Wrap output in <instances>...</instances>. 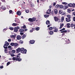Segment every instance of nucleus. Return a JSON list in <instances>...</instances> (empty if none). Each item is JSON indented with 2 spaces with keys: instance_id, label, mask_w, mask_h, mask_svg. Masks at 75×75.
Masks as SVG:
<instances>
[{
  "instance_id": "obj_1",
  "label": "nucleus",
  "mask_w": 75,
  "mask_h": 75,
  "mask_svg": "<svg viewBox=\"0 0 75 75\" xmlns=\"http://www.w3.org/2000/svg\"><path fill=\"white\" fill-rule=\"evenodd\" d=\"M10 45H11V46H13V47H17L18 45V44L17 43H14V42H12L10 43Z\"/></svg>"
},
{
  "instance_id": "obj_2",
  "label": "nucleus",
  "mask_w": 75,
  "mask_h": 75,
  "mask_svg": "<svg viewBox=\"0 0 75 75\" xmlns=\"http://www.w3.org/2000/svg\"><path fill=\"white\" fill-rule=\"evenodd\" d=\"M65 30V28H63L61 30H59L60 31H61V33H67V31Z\"/></svg>"
},
{
  "instance_id": "obj_3",
  "label": "nucleus",
  "mask_w": 75,
  "mask_h": 75,
  "mask_svg": "<svg viewBox=\"0 0 75 75\" xmlns=\"http://www.w3.org/2000/svg\"><path fill=\"white\" fill-rule=\"evenodd\" d=\"M53 29L54 30V32H55V33H57V32L58 31V28H56V27H55V26L53 27Z\"/></svg>"
},
{
  "instance_id": "obj_4",
  "label": "nucleus",
  "mask_w": 75,
  "mask_h": 75,
  "mask_svg": "<svg viewBox=\"0 0 75 75\" xmlns=\"http://www.w3.org/2000/svg\"><path fill=\"white\" fill-rule=\"evenodd\" d=\"M54 20L55 21H58V20H59V18L57 17V16H55L54 17Z\"/></svg>"
},
{
  "instance_id": "obj_5",
  "label": "nucleus",
  "mask_w": 75,
  "mask_h": 75,
  "mask_svg": "<svg viewBox=\"0 0 75 75\" xmlns=\"http://www.w3.org/2000/svg\"><path fill=\"white\" fill-rule=\"evenodd\" d=\"M5 44L4 45V46H8L10 44V43L7 41H5Z\"/></svg>"
},
{
  "instance_id": "obj_6",
  "label": "nucleus",
  "mask_w": 75,
  "mask_h": 75,
  "mask_svg": "<svg viewBox=\"0 0 75 75\" xmlns=\"http://www.w3.org/2000/svg\"><path fill=\"white\" fill-rule=\"evenodd\" d=\"M51 8L49 9L47 11V14H50L51 13Z\"/></svg>"
},
{
  "instance_id": "obj_7",
  "label": "nucleus",
  "mask_w": 75,
  "mask_h": 75,
  "mask_svg": "<svg viewBox=\"0 0 75 75\" xmlns=\"http://www.w3.org/2000/svg\"><path fill=\"white\" fill-rule=\"evenodd\" d=\"M29 43H30L31 44H34L35 42V41L34 40H30V41L29 42Z\"/></svg>"
},
{
  "instance_id": "obj_8",
  "label": "nucleus",
  "mask_w": 75,
  "mask_h": 75,
  "mask_svg": "<svg viewBox=\"0 0 75 75\" xmlns=\"http://www.w3.org/2000/svg\"><path fill=\"white\" fill-rule=\"evenodd\" d=\"M21 37L20 36V35H18L17 37V39L18 40H21Z\"/></svg>"
},
{
  "instance_id": "obj_9",
  "label": "nucleus",
  "mask_w": 75,
  "mask_h": 75,
  "mask_svg": "<svg viewBox=\"0 0 75 75\" xmlns=\"http://www.w3.org/2000/svg\"><path fill=\"white\" fill-rule=\"evenodd\" d=\"M17 14L18 16H21V12L20 11H18L16 13Z\"/></svg>"
},
{
  "instance_id": "obj_10",
  "label": "nucleus",
  "mask_w": 75,
  "mask_h": 75,
  "mask_svg": "<svg viewBox=\"0 0 75 75\" xmlns=\"http://www.w3.org/2000/svg\"><path fill=\"white\" fill-rule=\"evenodd\" d=\"M17 52V53H18V52H20L21 51V48H20L19 47L17 49H16Z\"/></svg>"
},
{
  "instance_id": "obj_11",
  "label": "nucleus",
  "mask_w": 75,
  "mask_h": 75,
  "mask_svg": "<svg viewBox=\"0 0 75 75\" xmlns=\"http://www.w3.org/2000/svg\"><path fill=\"white\" fill-rule=\"evenodd\" d=\"M30 7H35V5H34V4H32V3H30V4H29Z\"/></svg>"
},
{
  "instance_id": "obj_12",
  "label": "nucleus",
  "mask_w": 75,
  "mask_h": 75,
  "mask_svg": "<svg viewBox=\"0 0 75 75\" xmlns=\"http://www.w3.org/2000/svg\"><path fill=\"white\" fill-rule=\"evenodd\" d=\"M22 60V59L20 58V57H19L17 58V59H16V60L17 61H18L19 62H20V61H21Z\"/></svg>"
},
{
  "instance_id": "obj_13",
  "label": "nucleus",
  "mask_w": 75,
  "mask_h": 75,
  "mask_svg": "<svg viewBox=\"0 0 75 75\" xmlns=\"http://www.w3.org/2000/svg\"><path fill=\"white\" fill-rule=\"evenodd\" d=\"M70 27L71 28L73 27H74V28L75 29V24H74L73 23H71L70 25Z\"/></svg>"
},
{
  "instance_id": "obj_14",
  "label": "nucleus",
  "mask_w": 75,
  "mask_h": 75,
  "mask_svg": "<svg viewBox=\"0 0 75 75\" xmlns=\"http://www.w3.org/2000/svg\"><path fill=\"white\" fill-rule=\"evenodd\" d=\"M66 21L67 22H69L71 21V19H69V18H66Z\"/></svg>"
},
{
  "instance_id": "obj_15",
  "label": "nucleus",
  "mask_w": 75,
  "mask_h": 75,
  "mask_svg": "<svg viewBox=\"0 0 75 75\" xmlns=\"http://www.w3.org/2000/svg\"><path fill=\"white\" fill-rule=\"evenodd\" d=\"M27 52V50L26 49H25L23 51V52H21V53H22V54H25Z\"/></svg>"
},
{
  "instance_id": "obj_16",
  "label": "nucleus",
  "mask_w": 75,
  "mask_h": 75,
  "mask_svg": "<svg viewBox=\"0 0 75 75\" xmlns=\"http://www.w3.org/2000/svg\"><path fill=\"white\" fill-rule=\"evenodd\" d=\"M18 31V29L17 28V27H15L14 28V32L17 33Z\"/></svg>"
},
{
  "instance_id": "obj_17",
  "label": "nucleus",
  "mask_w": 75,
  "mask_h": 75,
  "mask_svg": "<svg viewBox=\"0 0 75 75\" xmlns=\"http://www.w3.org/2000/svg\"><path fill=\"white\" fill-rule=\"evenodd\" d=\"M49 34H50V35H53V34H54V32L52 31H50L49 33Z\"/></svg>"
},
{
  "instance_id": "obj_18",
  "label": "nucleus",
  "mask_w": 75,
  "mask_h": 75,
  "mask_svg": "<svg viewBox=\"0 0 75 75\" xmlns=\"http://www.w3.org/2000/svg\"><path fill=\"white\" fill-rule=\"evenodd\" d=\"M68 5H65L64 6V9H67L68 8Z\"/></svg>"
},
{
  "instance_id": "obj_19",
  "label": "nucleus",
  "mask_w": 75,
  "mask_h": 75,
  "mask_svg": "<svg viewBox=\"0 0 75 75\" xmlns=\"http://www.w3.org/2000/svg\"><path fill=\"white\" fill-rule=\"evenodd\" d=\"M12 26H14L15 27L16 25H17V23H13L12 24Z\"/></svg>"
},
{
  "instance_id": "obj_20",
  "label": "nucleus",
  "mask_w": 75,
  "mask_h": 75,
  "mask_svg": "<svg viewBox=\"0 0 75 75\" xmlns=\"http://www.w3.org/2000/svg\"><path fill=\"white\" fill-rule=\"evenodd\" d=\"M46 24L47 25H48L50 24V22L49 21H47L46 22Z\"/></svg>"
},
{
  "instance_id": "obj_21",
  "label": "nucleus",
  "mask_w": 75,
  "mask_h": 75,
  "mask_svg": "<svg viewBox=\"0 0 75 75\" xmlns=\"http://www.w3.org/2000/svg\"><path fill=\"white\" fill-rule=\"evenodd\" d=\"M17 58L16 57H13L12 58L13 61H17Z\"/></svg>"
},
{
  "instance_id": "obj_22",
  "label": "nucleus",
  "mask_w": 75,
  "mask_h": 75,
  "mask_svg": "<svg viewBox=\"0 0 75 75\" xmlns=\"http://www.w3.org/2000/svg\"><path fill=\"white\" fill-rule=\"evenodd\" d=\"M54 13L55 14H57L58 13V10L57 9H55L54 11Z\"/></svg>"
},
{
  "instance_id": "obj_23",
  "label": "nucleus",
  "mask_w": 75,
  "mask_h": 75,
  "mask_svg": "<svg viewBox=\"0 0 75 75\" xmlns=\"http://www.w3.org/2000/svg\"><path fill=\"white\" fill-rule=\"evenodd\" d=\"M16 37V34H15V35H13L11 36V38H15Z\"/></svg>"
},
{
  "instance_id": "obj_24",
  "label": "nucleus",
  "mask_w": 75,
  "mask_h": 75,
  "mask_svg": "<svg viewBox=\"0 0 75 75\" xmlns=\"http://www.w3.org/2000/svg\"><path fill=\"white\" fill-rule=\"evenodd\" d=\"M28 20L29 21H30V22H33V18H29L28 19Z\"/></svg>"
},
{
  "instance_id": "obj_25",
  "label": "nucleus",
  "mask_w": 75,
  "mask_h": 75,
  "mask_svg": "<svg viewBox=\"0 0 75 75\" xmlns=\"http://www.w3.org/2000/svg\"><path fill=\"white\" fill-rule=\"evenodd\" d=\"M68 41H69V42H68V41H67V40L65 41L66 42V44H69V43H70V41H69V40L68 39Z\"/></svg>"
},
{
  "instance_id": "obj_26",
  "label": "nucleus",
  "mask_w": 75,
  "mask_h": 75,
  "mask_svg": "<svg viewBox=\"0 0 75 75\" xmlns=\"http://www.w3.org/2000/svg\"><path fill=\"white\" fill-rule=\"evenodd\" d=\"M67 28H70V23H68L67 24Z\"/></svg>"
},
{
  "instance_id": "obj_27",
  "label": "nucleus",
  "mask_w": 75,
  "mask_h": 75,
  "mask_svg": "<svg viewBox=\"0 0 75 75\" xmlns=\"http://www.w3.org/2000/svg\"><path fill=\"white\" fill-rule=\"evenodd\" d=\"M64 26V23H62L60 25V26L59 28V29H61L62 28V27Z\"/></svg>"
},
{
  "instance_id": "obj_28",
  "label": "nucleus",
  "mask_w": 75,
  "mask_h": 75,
  "mask_svg": "<svg viewBox=\"0 0 75 75\" xmlns=\"http://www.w3.org/2000/svg\"><path fill=\"white\" fill-rule=\"evenodd\" d=\"M1 8H2V10H6V7L5 6H2L1 7Z\"/></svg>"
},
{
  "instance_id": "obj_29",
  "label": "nucleus",
  "mask_w": 75,
  "mask_h": 75,
  "mask_svg": "<svg viewBox=\"0 0 75 75\" xmlns=\"http://www.w3.org/2000/svg\"><path fill=\"white\" fill-rule=\"evenodd\" d=\"M68 6L69 7H72V3H70L69 4H68Z\"/></svg>"
},
{
  "instance_id": "obj_30",
  "label": "nucleus",
  "mask_w": 75,
  "mask_h": 75,
  "mask_svg": "<svg viewBox=\"0 0 75 75\" xmlns=\"http://www.w3.org/2000/svg\"><path fill=\"white\" fill-rule=\"evenodd\" d=\"M67 17H68L67 18H69L71 19V16L70 15H67Z\"/></svg>"
},
{
  "instance_id": "obj_31",
  "label": "nucleus",
  "mask_w": 75,
  "mask_h": 75,
  "mask_svg": "<svg viewBox=\"0 0 75 75\" xmlns=\"http://www.w3.org/2000/svg\"><path fill=\"white\" fill-rule=\"evenodd\" d=\"M64 17H62L61 18V21L62 22H63L64 21Z\"/></svg>"
},
{
  "instance_id": "obj_32",
  "label": "nucleus",
  "mask_w": 75,
  "mask_h": 75,
  "mask_svg": "<svg viewBox=\"0 0 75 75\" xmlns=\"http://www.w3.org/2000/svg\"><path fill=\"white\" fill-rule=\"evenodd\" d=\"M63 12V11L62 10H60L59 11V14H62Z\"/></svg>"
},
{
  "instance_id": "obj_33",
  "label": "nucleus",
  "mask_w": 75,
  "mask_h": 75,
  "mask_svg": "<svg viewBox=\"0 0 75 75\" xmlns=\"http://www.w3.org/2000/svg\"><path fill=\"white\" fill-rule=\"evenodd\" d=\"M59 8H64V6H63L62 5H59Z\"/></svg>"
},
{
  "instance_id": "obj_34",
  "label": "nucleus",
  "mask_w": 75,
  "mask_h": 75,
  "mask_svg": "<svg viewBox=\"0 0 75 75\" xmlns=\"http://www.w3.org/2000/svg\"><path fill=\"white\" fill-rule=\"evenodd\" d=\"M20 32H23L24 31V29H20L19 30Z\"/></svg>"
},
{
  "instance_id": "obj_35",
  "label": "nucleus",
  "mask_w": 75,
  "mask_h": 75,
  "mask_svg": "<svg viewBox=\"0 0 75 75\" xmlns=\"http://www.w3.org/2000/svg\"><path fill=\"white\" fill-rule=\"evenodd\" d=\"M24 50V49L23 48H22L21 49V52H23V51Z\"/></svg>"
},
{
  "instance_id": "obj_36",
  "label": "nucleus",
  "mask_w": 75,
  "mask_h": 75,
  "mask_svg": "<svg viewBox=\"0 0 75 75\" xmlns=\"http://www.w3.org/2000/svg\"><path fill=\"white\" fill-rule=\"evenodd\" d=\"M26 37V35H23L22 37V39H24V38H25V37Z\"/></svg>"
},
{
  "instance_id": "obj_37",
  "label": "nucleus",
  "mask_w": 75,
  "mask_h": 75,
  "mask_svg": "<svg viewBox=\"0 0 75 75\" xmlns=\"http://www.w3.org/2000/svg\"><path fill=\"white\" fill-rule=\"evenodd\" d=\"M16 52V50H13L12 51V54H14Z\"/></svg>"
},
{
  "instance_id": "obj_38",
  "label": "nucleus",
  "mask_w": 75,
  "mask_h": 75,
  "mask_svg": "<svg viewBox=\"0 0 75 75\" xmlns=\"http://www.w3.org/2000/svg\"><path fill=\"white\" fill-rule=\"evenodd\" d=\"M44 17H45V18H47V17H49V15H45L44 16Z\"/></svg>"
},
{
  "instance_id": "obj_39",
  "label": "nucleus",
  "mask_w": 75,
  "mask_h": 75,
  "mask_svg": "<svg viewBox=\"0 0 75 75\" xmlns=\"http://www.w3.org/2000/svg\"><path fill=\"white\" fill-rule=\"evenodd\" d=\"M32 19H33V22L35 21L36 20V18H35L33 17L32 18Z\"/></svg>"
},
{
  "instance_id": "obj_40",
  "label": "nucleus",
  "mask_w": 75,
  "mask_h": 75,
  "mask_svg": "<svg viewBox=\"0 0 75 75\" xmlns=\"http://www.w3.org/2000/svg\"><path fill=\"white\" fill-rule=\"evenodd\" d=\"M35 30H36V31H38L39 30H40V28L39 27H37L35 28Z\"/></svg>"
},
{
  "instance_id": "obj_41",
  "label": "nucleus",
  "mask_w": 75,
  "mask_h": 75,
  "mask_svg": "<svg viewBox=\"0 0 75 75\" xmlns=\"http://www.w3.org/2000/svg\"><path fill=\"white\" fill-rule=\"evenodd\" d=\"M55 7L56 8H58L59 7V5H56Z\"/></svg>"
},
{
  "instance_id": "obj_42",
  "label": "nucleus",
  "mask_w": 75,
  "mask_h": 75,
  "mask_svg": "<svg viewBox=\"0 0 75 75\" xmlns=\"http://www.w3.org/2000/svg\"><path fill=\"white\" fill-rule=\"evenodd\" d=\"M11 63H10V62H8L7 63V66H8V65H10V64H11Z\"/></svg>"
},
{
  "instance_id": "obj_43",
  "label": "nucleus",
  "mask_w": 75,
  "mask_h": 75,
  "mask_svg": "<svg viewBox=\"0 0 75 75\" xmlns=\"http://www.w3.org/2000/svg\"><path fill=\"white\" fill-rule=\"evenodd\" d=\"M65 14H66V12H63L62 14V16H64V15H65Z\"/></svg>"
},
{
  "instance_id": "obj_44",
  "label": "nucleus",
  "mask_w": 75,
  "mask_h": 75,
  "mask_svg": "<svg viewBox=\"0 0 75 75\" xmlns=\"http://www.w3.org/2000/svg\"><path fill=\"white\" fill-rule=\"evenodd\" d=\"M75 6V4L73 3L72 4V7H74Z\"/></svg>"
},
{
  "instance_id": "obj_45",
  "label": "nucleus",
  "mask_w": 75,
  "mask_h": 75,
  "mask_svg": "<svg viewBox=\"0 0 75 75\" xmlns=\"http://www.w3.org/2000/svg\"><path fill=\"white\" fill-rule=\"evenodd\" d=\"M49 29L50 30H52L53 29V28H52V27H50L49 28Z\"/></svg>"
},
{
  "instance_id": "obj_46",
  "label": "nucleus",
  "mask_w": 75,
  "mask_h": 75,
  "mask_svg": "<svg viewBox=\"0 0 75 75\" xmlns=\"http://www.w3.org/2000/svg\"><path fill=\"white\" fill-rule=\"evenodd\" d=\"M9 29L10 30H13V29H14V28H13V27H11L9 28Z\"/></svg>"
},
{
  "instance_id": "obj_47",
  "label": "nucleus",
  "mask_w": 75,
  "mask_h": 75,
  "mask_svg": "<svg viewBox=\"0 0 75 75\" xmlns=\"http://www.w3.org/2000/svg\"><path fill=\"white\" fill-rule=\"evenodd\" d=\"M12 12H13V11H12V10H10L9 11V13L11 14Z\"/></svg>"
},
{
  "instance_id": "obj_48",
  "label": "nucleus",
  "mask_w": 75,
  "mask_h": 75,
  "mask_svg": "<svg viewBox=\"0 0 75 75\" xmlns=\"http://www.w3.org/2000/svg\"><path fill=\"white\" fill-rule=\"evenodd\" d=\"M11 56V57H14L15 55L14 54H10Z\"/></svg>"
},
{
  "instance_id": "obj_49",
  "label": "nucleus",
  "mask_w": 75,
  "mask_h": 75,
  "mask_svg": "<svg viewBox=\"0 0 75 75\" xmlns=\"http://www.w3.org/2000/svg\"><path fill=\"white\" fill-rule=\"evenodd\" d=\"M62 4H65V5H66L67 4H68V3L66 2H62Z\"/></svg>"
},
{
  "instance_id": "obj_50",
  "label": "nucleus",
  "mask_w": 75,
  "mask_h": 75,
  "mask_svg": "<svg viewBox=\"0 0 75 75\" xmlns=\"http://www.w3.org/2000/svg\"><path fill=\"white\" fill-rule=\"evenodd\" d=\"M68 13H70L71 12V10L69 9H68Z\"/></svg>"
},
{
  "instance_id": "obj_51",
  "label": "nucleus",
  "mask_w": 75,
  "mask_h": 75,
  "mask_svg": "<svg viewBox=\"0 0 75 75\" xmlns=\"http://www.w3.org/2000/svg\"><path fill=\"white\" fill-rule=\"evenodd\" d=\"M6 46H5L4 45V49H7V47H6Z\"/></svg>"
},
{
  "instance_id": "obj_52",
  "label": "nucleus",
  "mask_w": 75,
  "mask_h": 75,
  "mask_svg": "<svg viewBox=\"0 0 75 75\" xmlns=\"http://www.w3.org/2000/svg\"><path fill=\"white\" fill-rule=\"evenodd\" d=\"M32 30H33V31H34V30H35V28H32Z\"/></svg>"
},
{
  "instance_id": "obj_53",
  "label": "nucleus",
  "mask_w": 75,
  "mask_h": 75,
  "mask_svg": "<svg viewBox=\"0 0 75 75\" xmlns=\"http://www.w3.org/2000/svg\"><path fill=\"white\" fill-rule=\"evenodd\" d=\"M20 43H21V44H23V41L22 40L20 41Z\"/></svg>"
},
{
  "instance_id": "obj_54",
  "label": "nucleus",
  "mask_w": 75,
  "mask_h": 75,
  "mask_svg": "<svg viewBox=\"0 0 75 75\" xmlns=\"http://www.w3.org/2000/svg\"><path fill=\"white\" fill-rule=\"evenodd\" d=\"M25 12L27 13H28L29 12V10H26L25 11Z\"/></svg>"
},
{
  "instance_id": "obj_55",
  "label": "nucleus",
  "mask_w": 75,
  "mask_h": 75,
  "mask_svg": "<svg viewBox=\"0 0 75 75\" xmlns=\"http://www.w3.org/2000/svg\"><path fill=\"white\" fill-rule=\"evenodd\" d=\"M12 47L11 46H10V45H9L8 47V48H12Z\"/></svg>"
},
{
  "instance_id": "obj_56",
  "label": "nucleus",
  "mask_w": 75,
  "mask_h": 75,
  "mask_svg": "<svg viewBox=\"0 0 75 75\" xmlns=\"http://www.w3.org/2000/svg\"><path fill=\"white\" fill-rule=\"evenodd\" d=\"M26 28V26H25V25H24L23 26V28Z\"/></svg>"
},
{
  "instance_id": "obj_57",
  "label": "nucleus",
  "mask_w": 75,
  "mask_h": 75,
  "mask_svg": "<svg viewBox=\"0 0 75 75\" xmlns=\"http://www.w3.org/2000/svg\"><path fill=\"white\" fill-rule=\"evenodd\" d=\"M8 42H10L11 41V39H8Z\"/></svg>"
},
{
  "instance_id": "obj_58",
  "label": "nucleus",
  "mask_w": 75,
  "mask_h": 75,
  "mask_svg": "<svg viewBox=\"0 0 75 75\" xmlns=\"http://www.w3.org/2000/svg\"><path fill=\"white\" fill-rule=\"evenodd\" d=\"M1 1L2 2H6V0H1Z\"/></svg>"
},
{
  "instance_id": "obj_59",
  "label": "nucleus",
  "mask_w": 75,
  "mask_h": 75,
  "mask_svg": "<svg viewBox=\"0 0 75 75\" xmlns=\"http://www.w3.org/2000/svg\"><path fill=\"white\" fill-rule=\"evenodd\" d=\"M30 33H32V32H33V30H31L30 31Z\"/></svg>"
},
{
  "instance_id": "obj_60",
  "label": "nucleus",
  "mask_w": 75,
  "mask_h": 75,
  "mask_svg": "<svg viewBox=\"0 0 75 75\" xmlns=\"http://www.w3.org/2000/svg\"><path fill=\"white\" fill-rule=\"evenodd\" d=\"M3 68H4V67L3 66L0 67V68H1V69Z\"/></svg>"
},
{
  "instance_id": "obj_61",
  "label": "nucleus",
  "mask_w": 75,
  "mask_h": 75,
  "mask_svg": "<svg viewBox=\"0 0 75 75\" xmlns=\"http://www.w3.org/2000/svg\"><path fill=\"white\" fill-rule=\"evenodd\" d=\"M73 21H75V17H74L73 18Z\"/></svg>"
},
{
  "instance_id": "obj_62",
  "label": "nucleus",
  "mask_w": 75,
  "mask_h": 75,
  "mask_svg": "<svg viewBox=\"0 0 75 75\" xmlns=\"http://www.w3.org/2000/svg\"><path fill=\"white\" fill-rule=\"evenodd\" d=\"M56 5V3L54 2L53 3V6H55Z\"/></svg>"
},
{
  "instance_id": "obj_63",
  "label": "nucleus",
  "mask_w": 75,
  "mask_h": 75,
  "mask_svg": "<svg viewBox=\"0 0 75 75\" xmlns=\"http://www.w3.org/2000/svg\"><path fill=\"white\" fill-rule=\"evenodd\" d=\"M20 34L21 35H23V34H24V33L21 32Z\"/></svg>"
},
{
  "instance_id": "obj_64",
  "label": "nucleus",
  "mask_w": 75,
  "mask_h": 75,
  "mask_svg": "<svg viewBox=\"0 0 75 75\" xmlns=\"http://www.w3.org/2000/svg\"><path fill=\"white\" fill-rule=\"evenodd\" d=\"M73 16H75V12H74L73 13Z\"/></svg>"
}]
</instances>
